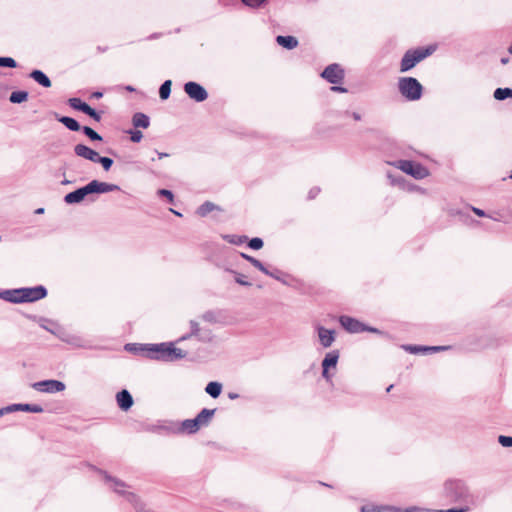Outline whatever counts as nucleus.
I'll list each match as a JSON object with an SVG mask.
<instances>
[{"mask_svg": "<svg viewBox=\"0 0 512 512\" xmlns=\"http://www.w3.org/2000/svg\"><path fill=\"white\" fill-rule=\"evenodd\" d=\"M47 290L44 286L9 289L0 293V297L10 303H31L45 298Z\"/></svg>", "mask_w": 512, "mask_h": 512, "instance_id": "obj_1", "label": "nucleus"}, {"mask_svg": "<svg viewBox=\"0 0 512 512\" xmlns=\"http://www.w3.org/2000/svg\"><path fill=\"white\" fill-rule=\"evenodd\" d=\"M436 50V46L430 45L425 48H417L414 50H408L400 64V70L401 72H406L410 69H412L417 63L431 55Z\"/></svg>", "mask_w": 512, "mask_h": 512, "instance_id": "obj_2", "label": "nucleus"}, {"mask_svg": "<svg viewBox=\"0 0 512 512\" xmlns=\"http://www.w3.org/2000/svg\"><path fill=\"white\" fill-rule=\"evenodd\" d=\"M399 91L408 100L415 101L421 98L422 85L413 77H404L399 80Z\"/></svg>", "mask_w": 512, "mask_h": 512, "instance_id": "obj_3", "label": "nucleus"}, {"mask_svg": "<svg viewBox=\"0 0 512 512\" xmlns=\"http://www.w3.org/2000/svg\"><path fill=\"white\" fill-rule=\"evenodd\" d=\"M152 350L157 353L156 358L163 361H174L186 356V352L175 347L173 343L157 344Z\"/></svg>", "mask_w": 512, "mask_h": 512, "instance_id": "obj_4", "label": "nucleus"}, {"mask_svg": "<svg viewBox=\"0 0 512 512\" xmlns=\"http://www.w3.org/2000/svg\"><path fill=\"white\" fill-rule=\"evenodd\" d=\"M399 168L416 179H423L429 175L428 170L424 166L409 160L400 161Z\"/></svg>", "mask_w": 512, "mask_h": 512, "instance_id": "obj_5", "label": "nucleus"}, {"mask_svg": "<svg viewBox=\"0 0 512 512\" xmlns=\"http://www.w3.org/2000/svg\"><path fill=\"white\" fill-rule=\"evenodd\" d=\"M321 77L331 84H340L344 79V70L339 64H330L323 70Z\"/></svg>", "mask_w": 512, "mask_h": 512, "instance_id": "obj_6", "label": "nucleus"}, {"mask_svg": "<svg viewBox=\"0 0 512 512\" xmlns=\"http://www.w3.org/2000/svg\"><path fill=\"white\" fill-rule=\"evenodd\" d=\"M32 388L42 393H56L64 390V383L58 380H43L34 382Z\"/></svg>", "mask_w": 512, "mask_h": 512, "instance_id": "obj_7", "label": "nucleus"}, {"mask_svg": "<svg viewBox=\"0 0 512 512\" xmlns=\"http://www.w3.org/2000/svg\"><path fill=\"white\" fill-rule=\"evenodd\" d=\"M339 322L341 326L348 331L349 333H359L362 331H371L376 332L377 330L374 328H368L358 320L349 317V316H341L339 318Z\"/></svg>", "mask_w": 512, "mask_h": 512, "instance_id": "obj_8", "label": "nucleus"}, {"mask_svg": "<svg viewBox=\"0 0 512 512\" xmlns=\"http://www.w3.org/2000/svg\"><path fill=\"white\" fill-rule=\"evenodd\" d=\"M184 91L196 102H203L208 98V93L205 88L196 82H187L184 85Z\"/></svg>", "mask_w": 512, "mask_h": 512, "instance_id": "obj_9", "label": "nucleus"}, {"mask_svg": "<svg viewBox=\"0 0 512 512\" xmlns=\"http://www.w3.org/2000/svg\"><path fill=\"white\" fill-rule=\"evenodd\" d=\"M15 411H25L31 413H41L43 412L42 406L38 404H11L6 407L0 409V416L5 414L15 412Z\"/></svg>", "mask_w": 512, "mask_h": 512, "instance_id": "obj_10", "label": "nucleus"}, {"mask_svg": "<svg viewBox=\"0 0 512 512\" xmlns=\"http://www.w3.org/2000/svg\"><path fill=\"white\" fill-rule=\"evenodd\" d=\"M445 491L450 497H461L465 493V485L461 480H449L445 483Z\"/></svg>", "mask_w": 512, "mask_h": 512, "instance_id": "obj_11", "label": "nucleus"}, {"mask_svg": "<svg viewBox=\"0 0 512 512\" xmlns=\"http://www.w3.org/2000/svg\"><path fill=\"white\" fill-rule=\"evenodd\" d=\"M92 194V189L90 188V183L86 186L81 187L71 193L66 194V203H79L81 202L85 196Z\"/></svg>", "mask_w": 512, "mask_h": 512, "instance_id": "obj_12", "label": "nucleus"}, {"mask_svg": "<svg viewBox=\"0 0 512 512\" xmlns=\"http://www.w3.org/2000/svg\"><path fill=\"white\" fill-rule=\"evenodd\" d=\"M74 152L77 156L82 157L84 159L90 160L94 163H97V158L99 156L98 152L89 148L84 144H77L74 148Z\"/></svg>", "mask_w": 512, "mask_h": 512, "instance_id": "obj_13", "label": "nucleus"}, {"mask_svg": "<svg viewBox=\"0 0 512 512\" xmlns=\"http://www.w3.org/2000/svg\"><path fill=\"white\" fill-rule=\"evenodd\" d=\"M339 358V353L337 351H332L326 354L325 358L322 361V368H323V377L327 380L330 379L328 369L329 367H335L337 365Z\"/></svg>", "mask_w": 512, "mask_h": 512, "instance_id": "obj_14", "label": "nucleus"}, {"mask_svg": "<svg viewBox=\"0 0 512 512\" xmlns=\"http://www.w3.org/2000/svg\"><path fill=\"white\" fill-rule=\"evenodd\" d=\"M90 188L92 189V193H108L120 189L116 184L99 182L97 180H92L90 182Z\"/></svg>", "mask_w": 512, "mask_h": 512, "instance_id": "obj_15", "label": "nucleus"}, {"mask_svg": "<svg viewBox=\"0 0 512 512\" xmlns=\"http://www.w3.org/2000/svg\"><path fill=\"white\" fill-rule=\"evenodd\" d=\"M318 336L323 347L328 348L335 340V332L324 327H318Z\"/></svg>", "mask_w": 512, "mask_h": 512, "instance_id": "obj_16", "label": "nucleus"}, {"mask_svg": "<svg viewBox=\"0 0 512 512\" xmlns=\"http://www.w3.org/2000/svg\"><path fill=\"white\" fill-rule=\"evenodd\" d=\"M116 400H117L118 406L123 411L129 410L131 408V406L133 405V398H132L131 394L125 389L117 393Z\"/></svg>", "mask_w": 512, "mask_h": 512, "instance_id": "obj_17", "label": "nucleus"}, {"mask_svg": "<svg viewBox=\"0 0 512 512\" xmlns=\"http://www.w3.org/2000/svg\"><path fill=\"white\" fill-rule=\"evenodd\" d=\"M30 77L34 81H36L39 85H41L45 88L51 87V81H50L49 77L41 70H33L30 73Z\"/></svg>", "mask_w": 512, "mask_h": 512, "instance_id": "obj_18", "label": "nucleus"}, {"mask_svg": "<svg viewBox=\"0 0 512 512\" xmlns=\"http://www.w3.org/2000/svg\"><path fill=\"white\" fill-rule=\"evenodd\" d=\"M276 42L287 49H293L298 45V40L291 35H278L276 38Z\"/></svg>", "mask_w": 512, "mask_h": 512, "instance_id": "obj_19", "label": "nucleus"}, {"mask_svg": "<svg viewBox=\"0 0 512 512\" xmlns=\"http://www.w3.org/2000/svg\"><path fill=\"white\" fill-rule=\"evenodd\" d=\"M132 123L136 128H148L150 125L149 117L144 113H135L132 118Z\"/></svg>", "mask_w": 512, "mask_h": 512, "instance_id": "obj_20", "label": "nucleus"}, {"mask_svg": "<svg viewBox=\"0 0 512 512\" xmlns=\"http://www.w3.org/2000/svg\"><path fill=\"white\" fill-rule=\"evenodd\" d=\"M215 411V409L205 408L195 418L201 424V426H206L211 421Z\"/></svg>", "mask_w": 512, "mask_h": 512, "instance_id": "obj_21", "label": "nucleus"}, {"mask_svg": "<svg viewBox=\"0 0 512 512\" xmlns=\"http://www.w3.org/2000/svg\"><path fill=\"white\" fill-rule=\"evenodd\" d=\"M207 394L213 398H217L222 391V384L216 381L209 382L205 388Z\"/></svg>", "mask_w": 512, "mask_h": 512, "instance_id": "obj_22", "label": "nucleus"}, {"mask_svg": "<svg viewBox=\"0 0 512 512\" xmlns=\"http://www.w3.org/2000/svg\"><path fill=\"white\" fill-rule=\"evenodd\" d=\"M200 427H201V424L197 421L196 418L187 419V420L183 421V423H182V428L190 434L198 431Z\"/></svg>", "mask_w": 512, "mask_h": 512, "instance_id": "obj_23", "label": "nucleus"}, {"mask_svg": "<svg viewBox=\"0 0 512 512\" xmlns=\"http://www.w3.org/2000/svg\"><path fill=\"white\" fill-rule=\"evenodd\" d=\"M405 350L411 352V353H417L419 351H433V352H436V351H440V350H444L446 349V347L444 346H430V347H420V346H412V345H408V346H404Z\"/></svg>", "mask_w": 512, "mask_h": 512, "instance_id": "obj_24", "label": "nucleus"}, {"mask_svg": "<svg viewBox=\"0 0 512 512\" xmlns=\"http://www.w3.org/2000/svg\"><path fill=\"white\" fill-rule=\"evenodd\" d=\"M68 103L73 109L82 111L85 114L90 108V106L87 103L82 102L79 98H70L68 100Z\"/></svg>", "mask_w": 512, "mask_h": 512, "instance_id": "obj_25", "label": "nucleus"}, {"mask_svg": "<svg viewBox=\"0 0 512 512\" xmlns=\"http://www.w3.org/2000/svg\"><path fill=\"white\" fill-rule=\"evenodd\" d=\"M241 256L244 259H246L247 261H249L255 268H257L258 270H260L264 274L271 275V272L269 270H267V268L259 260H257L256 258H254L252 256H249L247 254H244V253H242Z\"/></svg>", "mask_w": 512, "mask_h": 512, "instance_id": "obj_26", "label": "nucleus"}, {"mask_svg": "<svg viewBox=\"0 0 512 512\" xmlns=\"http://www.w3.org/2000/svg\"><path fill=\"white\" fill-rule=\"evenodd\" d=\"M105 479L107 482L110 483L111 488H113L115 492H117L119 494L125 493L124 492V488L126 487L125 483H123L117 479H114L106 474H105Z\"/></svg>", "mask_w": 512, "mask_h": 512, "instance_id": "obj_27", "label": "nucleus"}, {"mask_svg": "<svg viewBox=\"0 0 512 512\" xmlns=\"http://www.w3.org/2000/svg\"><path fill=\"white\" fill-rule=\"evenodd\" d=\"M28 99V92L14 91L10 94L9 100L12 103H22Z\"/></svg>", "mask_w": 512, "mask_h": 512, "instance_id": "obj_28", "label": "nucleus"}, {"mask_svg": "<svg viewBox=\"0 0 512 512\" xmlns=\"http://www.w3.org/2000/svg\"><path fill=\"white\" fill-rule=\"evenodd\" d=\"M512 98V89L511 88H497L494 91V98L496 100H505L506 98Z\"/></svg>", "mask_w": 512, "mask_h": 512, "instance_id": "obj_29", "label": "nucleus"}, {"mask_svg": "<svg viewBox=\"0 0 512 512\" xmlns=\"http://www.w3.org/2000/svg\"><path fill=\"white\" fill-rule=\"evenodd\" d=\"M171 85H172L171 80H166L161 85V87L159 89V96L161 99L166 100L167 98H169L170 93H171Z\"/></svg>", "mask_w": 512, "mask_h": 512, "instance_id": "obj_30", "label": "nucleus"}, {"mask_svg": "<svg viewBox=\"0 0 512 512\" xmlns=\"http://www.w3.org/2000/svg\"><path fill=\"white\" fill-rule=\"evenodd\" d=\"M215 205L211 202H205L203 203L198 209H197V214L199 216H206L207 214H209L210 212H212L214 209H215Z\"/></svg>", "mask_w": 512, "mask_h": 512, "instance_id": "obj_31", "label": "nucleus"}, {"mask_svg": "<svg viewBox=\"0 0 512 512\" xmlns=\"http://www.w3.org/2000/svg\"><path fill=\"white\" fill-rule=\"evenodd\" d=\"M82 131L84 132V134L89 137L91 140H94V141H101L102 140V136L99 135L96 131H94L92 128L88 127V126H84L82 128Z\"/></svg>", "mask_w": 512, "mask_h": 512, "instance_id": "obj_32", "label": "nucleus"}, {"mask_svg": "<svg viewBox=\"0 0 512 512\" xmlns=\"http://www.w3.org/2000/svg\"><path fill=\"white\" fill-rule=\"evenodd\" d=\"M127 499L128 501H130L131 503H133V505L135 506L136 510L139 511V512H144V509H143V504L140 503V501L137 499L136 495L133 494V493H127Z\"/></svg>", "mask_w": 512, "mask_h": 512, "instance_id": "obj_33", "label": "nucleus"}, {"mask_svg": "<svg viewBox=\"0 0 512 512\" xmlns=\"http://www.w3.org/2000/svg\"><path fill=\"white\" fill-rule=\"evenodd\" d=\"M17 66L16 61L11 57H0V67L15 68Z\"/></svg>", "mask_w": 512, "mask_h": 512, "instance_id": "obj_34", "label": "nucleus"}, {"mask_svg": "<svg viewBox=\"0 0 512 512\" xmlns=\"http://www.w3.org/2000/svg\"><path fill=\"white\" fill-rule=\"evenodd\" d=\"M66 128L72 131H79L82 129L79 123L71 117H66Z\"/></svg>", "mask_w": 512, "mask_h": 512, "instance_id": "obj_35", "label": "nucleus"}, {"mask_svg": "<svg viewBox=\"0 0 512 512\" xmlns=\"http://www.w3.org/2000/svg\"><path fill=\"white\" fill-rule=\"evenodd\" d=\"M97 163H101V165L103 166L104 170L108 171L111 168V166L113 165V160L111 158L101 157L99 155L98 158H97Z\"/></svg>", "mask_w": 512, "mask_h": 512, "instance_id": "obj_36", "label": "nucleus"}, {"mask_svg": "<svg viewBox=\"0 0 512 512\" xmlns=\"http://www.w3.org/2000/svg\"><path fill=\"white\" fill-rule=\"evenodd\" d=\"M248 245L254 250H259L263 247V240L261 238L255 237L249 241Z\"/></svg>", "mask_w": 512, "mask_h": 512, "instance_id": "obj_37", "label": "nucleus"}, {"mask_svg": "<svg viewBox=\"0 0 512 512\" xmlns=\"http://www.w3.org/2000/svg\"><path fill=\"white\" fill-rule=\"evenodd\" d=\"M129 134H130L131 141L134 143L140 142L141 139L143 138V134L139 130H131V131H129Z\"/></svg>", "mask_w": 512, "mask_h": 512, "instance_id": "obj_38", "label": "nucleus"}, {"mask_svg": "<svg viewBox=\"0 0 512 512\" xmlns=\"http://www.w3.org/2000/svg\"><path fill=\"white\" fill-rule=\"evenodd\" d=\"M498 441L503 447H512V437L511 436L501 435V436H499Z\"/></svg>", "mask_w": 512, "mask_h": 512, "instance_id": "obj_39", "label": "nucleus"}, {"mask_svg": "<svg viewBox=\"0 0 512 512\" xmlns=\"http://www.w3.org/2000/svg\"><path fill=\"white\" fill-rule=\"evenodd\" d=\"M245 5L249 7H259L263 3H265L267 0H241Z\"/></svg>", "mask_w": 512, "mask_h": 512, "instance_id": "obj_40", "label": "nucleus"}, {"mask_svg": "<svg viewBox=\"0 0 512 512\" xmlns=\"http://www.w3.org/2000/svg\"><path fill=\"white\" fill-rule=\"evenodd\" d=\"M86 114L93 118L96 122L101 121V113L97 112L95 109L91 107L89 108Z\"/></svg>", "mask_w": 512, "mask_h": 512, "instance_id": "obj_41", "label": "nucleus"}, {"mask_svg": "<svg viewBox=\"0 0 512 512\" xmlns=\"http://www.w3.org/2000/svg\"><path fill=\"white\" fill-rule=\"evenodd\" d=\"M235 274H236V276H235V281H236L238 284L243 285V286H250V285H251V283H250V282H248V281H246V280H245L244 275L239 274V273H235Z\"/></svg>", "mask_w": 512, "mask_h": 512, "instance_id": "obj_42", "label": "nucleus"}, {"mask_svg": "<svg viewBox=\"0 0 512 512\" xmlns=\"http://www.w3.org/2000/svg\"><path fill=\"white\" fill-rule=\"evenodd\" d=\"M229 239V242L230 243H233V244H241L243 243L244 241H246L247 237H240V236H228L227 237Z\"/></svg>", "mask_w": 512, "mask_h": 512, "instance_id": "obj_43", "label": "nucleus"}, {"mask_svg": "<svg viewBox=\"0 0 512 512\" xmlns=\"http://www.w3.org/2000/svg\"><path fill=\"white\" fill-rule=\"evenodd\" d=\"M158 193L164 197H167L170 202L173 201V193L167 189H160Z\"/></svg>", "mask_w": 512, "mask_h": 512, "instance_id": "obj_44", "label": "nucleus"}, {"mask_svg": "<svg viewBox=\"0 0 512 512\" xmlns=\"http://www.w3.org/2000/svg\"><path fill=\"white\" fill-rule=\"evenodd\" d=\"M403 512H435V510L423 509L418 507L406 508Z\"/></svg>", "mask_w": 512, "mask_h": 512, "instance_id": "obj_45", "label": "nucleus"}, {"mask_svg": "<svg viewBox=\"0 0 512 512\" xmlns=\"http://www.w3.org/2000/svg\"><path fill=\"white\" fill-rule=\"evenodd\" d=\"M468 508H451L447 510H435V512H466Z\"/></svg>", "mask_w": 512, "mask_h": 512, "instance_id": "obj_46", "label": "nucleus"}, {"mask_svg": "<svg viewBox=\"0 0 512 512\" xmlns=\"http://www.w3.org/2000/svg\"><path fill=\"white\" fill-rule=\"evenodd\" d=\"M332 91H336V92H341V93H345L347 92V89L344 88V87H340V86H333L331 88Z\"/></svg>", "mask_w": 512, "mask_h": 512, "instance_id": "obj_47", "label": "nucleus"}, {"mask_svg": "<svg viewBox=\"0 0 512 512\" xmlns=\"http://www.w3.org/2000/svg\"><path fill=\"white\" fill-rule=\"evenodd\" d=\"M319 191H320V190H319V188H313V189H311V190H310V192H309V197H310V198H314V197H316V195L319 193Z\"/></svg>", "mask_w": 512, "mask_h": 512, "instance_id": "obj_48", "label": "nucleus"}, {"mask_svg": "<svg viewBox=\"0 0 512 512\" xmlns=\"http://www.w3.org/2000/svg\"><path fill=\"white\" fill-rule=\"evenodd\" d=\"M473 211L476 215L480 216V217H483L485 216V212L479 208H473Z\"/></svg>", "mask_w": 512, "mask_h": 512, "instance_id": "obj_49", "label": "nucleus"}, {"mask_svg": "<svg viewBox=\"0 0 512 512\" xmlns=\"http://www.w3.org/2000/svg\"><path fill=\"white\" fill-rule=\"evenodd\" d=\"M191 325H192V333H193V334H196V333L198 332V330H199V328H198V323H196V322H191Z\"/></svg>", "mask_w": 512, "mask_h": 512, "instance_id": "obj_50", "label": "nucleus"}, {"mask_svg": "<svg viewBox=\"0 0 512 512\" xmlns=\"http://www.w3.org/2000/svg\"><path fill=\"white\" fill-rule=\"evenodd\" d=\"M361 512H379V511H376L374 509H369L367 506H363L361 508Z\"/></svg>", "mask_w": 512, "mask_h": 512, "instance_id": "obj_51", "label": "nucleus"}, {"mask_svg": "<svg viewBox=\"0 0 512 512\" xmlns=\"http://www.w3.org/2000/svg\"><path fill=\"white\" fill-rule=\"evenodd\" d=\"M157 154H158V158H159V159H162V158H165V157H168V156H169V154H168V153H163V152H158Z\"/></svg>", "mask_w": 512, "mask_h": 512, "instance_id": "obj_52", "label": "nucleus"}, {"mask_svg": "<svg viewBox=\"0 0 512 512\" xmlns=\"http://www.w3.org/2000/svg\"><path fill=\"white\" fill-rule=\"evenodd\" d=\"M55 117L59 122L64 124V116H58L57 114H55Z\"/></svg>", "mask_w": 512, "mask_h": 512, "instance_id": "obj_53", "label": "nucleus"}, {"mask_svg": "<svg viewBox=\"0 0 512 512\" xmlns=\"http://www.w3.org/2000/svg\"><path fill=\"white\" fill-rule=\"evenodd\" d=\"M92 97H94V98H100V97H102V93H101V92H94V93L92 94Z\"/></svg>", "mask_w": 512, "mask_h": 512, "instance_id": "obj_54", "label": "nucleus"}, {"mask_svg": "<svg viewBox=\"0 0 512 512\" xmlns=\"http://www.w3.org/2000/svg\"><path fill=\"white\" fill-rule=\"evenodd\" d=\"M44 213V208H38L35 210V214H43Z\"/></svg>", "mask_w": 512, "mask_h": 512, "instance_id": "obj_55", "label": "nucleus"}, {"mask_svg": "<svg viewBox=\"0 0 512 512\" xmlns=\"http://www.w3.org/2000/svg\"><path fill=\"white\" fill-rule=\"evenodd\" d=\"M353 118L355 120H360V115L358 113H353Z\"/></svg>", "mask_w": 512, "mask_h": 512, "instance_id": "obj_56", "label": "nucleus"}, {"mask_svg": "<svg viewBox=\"0 0 512 512\" xmlns=\"http://www.w3.org/2000/svg\"><path fill=\"white\" fill-rule=\"evenodd\" d=\"M501 62H502L503 64H506V63L508 62V59H506V58H502V59H501Z\"/></svg>", "mask_w": 512, "mask_h": 512, "instance_id": "obj_57", "label": "nucleus"}, {"mask_svg": "<svg viewBox=\"0 0 512 512\" xmlns=\"http://www.w3.org/2000/svg\"><path fill=\"white\" fill-rule=\"evenodd\" d=\"M126 89H127V90H129V91H134V88H133V87H131V86H127V88H126Z\"/></svg>", "mask_w": 512, "mask_h": 512, "instance_id": "obj_58", "label": "nucleus"}, {"mask_svg": "<svg viewBox=\"0 0 512 512\" xmlns=\"http://www.w3.org/2000/svg\"><path fill=\"white\" fill-rule=\"evenodd\" d=\"M270 276H271V277H274V278H276V279H279V277H277V274H273V273H271V275H270Z\"/></svg>", "mask_w": 512, "mask_h": 512, "instance_id": "obj_59", "label": "nucleus"}, {"mask_svg": "<svg viewBox=\"0 0 512 512\" xmlns=\"http://www.w3.org/2000/svg\"><path fill=\"white\" fill-rule=\"evenodd\" d=\"M44 328H45L46 330H49V331H51L52 333H54V331H53L52 329H50L49 327L44 326Z\"/></svg>", "mask_w": 512, "mask_h": 512, "instance_id": "obj_60", "label": "nucleus"}, {"mask_svg": "<svg viewBox=\"0 0 512 512\" xmlns=\"http://www.w3.org/2000/svg\"><path fill=\"white\" fill-rule=\"evenodd\" d=\"M393 388V385H390L388 388H387V392L391 391V389Z\"/></svg>", "mask_w": 512, "mask_h": 512, "instance_id": "obj_61", "label": "nucleus"}]
</instances>
